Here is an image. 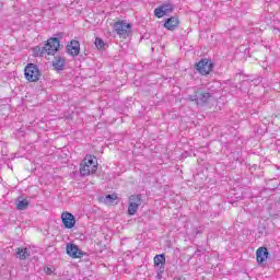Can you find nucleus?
Wrapping results in <instances>:
<instances>
[{
    "mask_svg": "<svg viewBox=\"0 0 280 280\" xmlns=\"http://www.w3.org/2000/svg\"><path fill=\"white\" fill-rule=\"evenodd\" d=\"M58 39L49 38L43 47L36 46L33 48V56L35 58H43L45 55L56 56V52L58 51Z\"/></svg>",
    "mask_w": 280,
    "mask_h": 280,
    "instance_id": "f257e3e1",
    "label": "nucleus"
},
{
    "mask_svg": "<svg viewBox=\"0 0 280 280\" xmlns=\"http://www.w3.org/2000/svg\"><path fill=\"white\" fill-rule=\"evenodd\" d=\"M211 98H213V93L205 88H197L194 94L188 95V100L195 102L197 106H205Z\"/></svg>",
    "mask_w": 280,
    "mask_h": 280,
    "instance_id": "f03ea898",
    "label": "nucleus"
},
{
    "mask_svg": "<svg viewBox=\"0 0 280 280\" xmlns=\"http://www.w3.org/2000/svg\"><path fill=\"white\" fill-rule=\"evenodd\" d=\"M97 172V161L93 155H86L80 163L81 176H91Z\"/></svg>",
    "mask_w": 280,
    "mask_h": 280,
    "instance_id": "7ed1b4c3",
    "label": "nucleus"
},
{
    "mask_svg": "<svg viewBox=\"0 0 280 280\" xmlns=\"http://www.w3.org/2000/svg\"><path fill=\"white\" fill-rule=\"evenodd\" d=\"M114 30L119 38H128L132 32V24L128 23L126 20L117 21L114 23Z\"/></svg>",
    "mask_w": 280,
    "mask_h": 280,
    "instance_id": "20e7f679",
    "label": "nucleus"
},
{
    "mask_svg": "<svg viewBox=\"0 0 280 280\" xmlns=\"http://www.w3.org/2000/svg\"><path fill=\"white\" fill-rule=\"evenodd\" d=\"M24 75L27 82H38L40 80V69L36 66V63H27L24 69Z\"/></svg>",
    "mask_w": 280,
    "mask_h": 280,
    "instance_id": "39448f33",
    "label": "nucleus"
},
{
    "mask_svg": "<svg viewBox=\"0 0 280 280\" xmlns=\"http://www.w3.org/2000/svg\"><path fill=\"white\" fill-rule=\"evenodd\" d=\"M213 61L211 59H201L195 65V69L200 73V75H209L213 71Z\"/></svg>",
    "mask_w": 280,
    "mask_h": 280,
    "instance_id": "423d86ee",
    "label": "nucleus"
},
{
    "mask_svg": "<svg viewBox=\"0 0 280 280\" xmlns=\"http://www.w3.org/2000/svg\"><path fill=\"white\" fill-rule=\"evenodd\" d=\"M66 252L69 257H72V259H82V257H84V252L73 243L67 244Z\"/></svg>",
    "mask_w": 280,
    "mask_h": 280,
    "instance_id": "0eeeda50",
    "label": "nucleus"
},
{
    "mask_svg": "<svg viewBox=\"0 0 280 280\" xmlns=\"http://www.w3.org/2000/svg\"><path fill=\"white\" fill-rule=\"evenodd\" d=\"M170 12H174V4L167 2L156 8L154 10V15L158 19H163V16H165V14H170Z\"/></svg>",
    "mask_w": 280,
    "mask_h": 280,
    "instance_id": "6e6552de",
    "label": "nucleus"
},
{
    "mask_svg": "<svg viewBox=\"0 0 280 280\" xmlns=\"http://www.w3.org/2000/svg\"><path fill=\"white\" fill-rule=\"evenodd\" d=\"M66 51L69 54V56H72V58H75V56H80V42L72 39L70 43L66 46Z\"/></svg>",
    "mask_w": 280,
    "mask_h": 280,
    "instance_id": "1a4fd4ad",
    "label": "nucleus"
},
{
    "mask_svg": "<svg viewBox=\"0 0 280 280\" xmlns=\"http://www.w3.org/2000/svg\"><path fill=\"white\" fill-rule=\"evenodd\" d=\"M61 221L65 229H73L75 226V217L71 212H62Z\"/></svg>",
    "mask_w": 280,
    "mask_h": 280,
    "instance_id": "9d476101",
    "label": "nucleus"
},
{
    "mask_svg": "<svg viewBox=\"0 0 280 280\" xmlns=\"http://www.w3.org/2000/svg\"><path fill=\"white\" fill-rule=\"evenodd\" d=\"M268 255H270V253H268L267 247H259L256 250V259H257V262L259 264V266H261V264H264L266 261V259H268Z\"/></svg>",
    "mask_w": 280,
    "mask_h": 280,
    "instance_id": "9b49d317",
    "label": "nucleus"
},
{
    "mask_svg": "<svg viewBox=\"0 0 280 280\" xmlns=\"http://www.w3.org/2000/svg\"><path fill=\"white\" fill-rule=\"evenodd\" d=\"M179 23H180V21L178 20V18L171 16V18L165 20L164 27L166 30H168L170 32H174V30H176L178 27Z\"/></svg>",
    "mask_w": 280,
    "mask_h": 280,
    "instance_id": "f8f14e48",
    "label": "nucleus"
},
{
    "mask_svg": "<svg viewBox=\"0 0 280 280\" xmlns=\"http://www.w3.org/2000/svg\"><path fill=\"white\" fill-rule=\"evenodd\" d=\"M31 255L32 252H30L27 247H18L15 249V257H18V259H21L22 261H25L27 257H31Z\"/></svg>",
    "mask_w": 280,
    "mask_h": 280,
    "instance_id": "ddd939ff",
    "label": "nucleus"
},
{
    "mask_svg": "<svg viewBox=\"0 0 280 280\" xmlns=\"http://www.w3.org/2000/svg\"><path fill=\"white\" fill-rule=\"evenodd\" d=\"M66 60L63 57H55V60L52 61V67L55 71H65V65Z\"/></svg>",
    "mask_w": 280,
    "mask_h": 280,
    "instance_id": "4468645a",
    "label": "nucleus"
},
{
    "mask_svg": "<svg viewBox=\"0 0 280 280\" xmlns=\"http://www.w3.org/2000/svg\"><path fill=\"white\" fill-rule=\"evenodd\" d=\"M27 207H30V201L27 199H21V197L16 199L18 211H25Z\"/></svg>",
    "mask_w": 280,
    "mask_h": 280,
    "instance_id": "2eb2a0df",
    "label": "nucleus"
},
{
    "mask_svg": "<svg viewBox=\"0 0 280 280\" xmlns=\"http://www.w3.org/2000/svg\"><path fill=\"white\" fill-rule=\"evenodd\" d=\"M143 196L142 195H131L129 197V202L137 205L138 207H141L142 202H143Z\"/></svg>",
    "mask_w": 280,
    "mask_h": 280,
    "instance_id": "dca6fc26",
    "label": "nucleus"
},
{
    "mask_svg": "<svg viewBox=\"0 0 280 280\" xmlns=\"http://www.w3.org/2000/svg\"><path fill=\"white\" fill-rule=\"evenodd\" d=\"M154 266H161L165 264V254H159L153 258Z\"/></svg>",
    "mask_w": 280,
    "mask_h": 280,
    "instance_id": "f3484780",
    "label": "nucleus"
},
{
    "mask_svg": "<svg viewBox=\"0 0 280 280\" xmlns=\"http://www.w3.org/2000/svg\"><path fill=\"white\" fill-rule=\"evenodd\" d=\"M137 211H139V206L137 203H132L131 201H129L128 214L135 215L137 213Z\"/></svg>",
    "mask_w": 280,
    "mask_h": 280,
    "instance_id": "a211bd4d",
    "label": "nucleus"
},
{
    "mask_svg": "<svg viewBox=\"0 0 280 280\" xmlns=\"http://www.w3.org/2000/svg\"><path fill=\"white\" fill-rule=\"evenodd\" d=\"M94 45L98 49H104V47H106V43H104V39H102L100 37L95 38Z\"/></svg>",
    "mask_w": 280,
    "mask_h": 280,
    "instance_id": "6ab92c4d",
    "label": "nucleus"
},
{
    "mask_svg": "<svg viewBox=\"0 0 280 280\" xmlns=\"http://www.w3.org/2000/svg\"><path fill=\"white\" fill-rule=\"evenodd\" d=\"M117 200V195H107L105 196L106 205H113Z\"/></svg>",
    "mask_w": 280,
    "mask_h": 280,
    "instance_id": "aec40b11",
    "label": "nucleus"
},
{
    "mask_svg": "<svg viewBox=\"0 0 280 280\" xmlns=\"http://www.w3.org/2000/svg\"><path fill=\"white\" fill-rule=\"evenodd\" d=\"M50 38H55L58 42V50L60 49V39L65 38V33L60 32L55 34V37H50Z\"/></svg>",
    "mask_w": 280,
    "mask_h": 280,
    "instance_id": "412c9836",
    "label": "nucleus"
},
{
    "mask_svg": "<svg viewBox=\"0 0 280 280\" xmlns=\"http://www.w3.org/2000/svg\"><path fill=\"white\" fill-rule=\"evenodd\" d=\"M154 267L156 268V272H160V273L165 272V264H163V265H154Z\"/></svg>",
    "mask_w": 280,
    "mask_h": 280,
    "instance_id": "4be33fe9",
    "label": "nucleus"
},
{
    "mask_svg": "<svg viewBox=\"0 0 280 280\" xmlns=\"http://www.w3.org/2000/svg\"><path fill=\"white\" fill-rule=\"evenodd\" d=\"M44 270L46 275H54V269H51L50 267H45Z\"/></svg>",
    "mask_w": 280,
    "mask_h": 280,
    "instance_id": "5701e85b",
    "label": "nucleus"
},
{
    "mask_svg": "<svg viewBox=\"0 0 280 280\" xmlns=\"http://www.w3.org/2000/svg\"><path fill=\"white\" fill-rule=\"evenodd\" d=\"M156 279H159V280L163 279V273L158 272V273H156Z\"/></svg>",
    "mask_w": 280,
    "mask_h": 280,
    "instance_id": "b1692460",
    "label": "nucleus"
},
{
    "mask_svg": "<svg viewBox=\"0 0 280 280\" xmlns=\"http://www.w3.org/2000/svg\"><path fill=\"white\" fill-rule=\"evenodd\" d=\"M198 233H200V231H197L196 234L198 235Z\"/></svg>",
    "mask_w": 280,
    "mask_h": 280,
    "instance_id": "393cba45",
    "label": "nucleus"
}]
</instances>
